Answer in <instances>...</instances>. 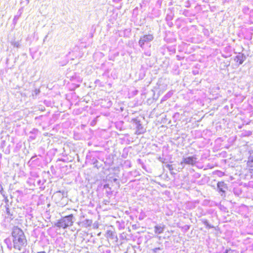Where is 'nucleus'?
Masks as SVG:
<instances>
[{
	"instance_id": "1",
	"label": "nucleus",
	"mask_w": 253,
	"mask_h": 253,
	"mask_svg": "<svg viewBox=\"0 0 253 253\" xmlns=\"http://www.w3.org/2000/svg\"><path fill=\"white\" fill-rule=\"evenodd\" d=\"M13 247L18 251L24 250L27 245L28 241L23 231L18 227H14L12 233Z\"/></svg>"
},
{
	"instance_id": "2",
	"label": "nucleus",
	"mask_w": 253,
	"mask_h": 253,
	"mask_svg": "<svg viewBox=\"0 0 253 253\" xmlns=\"http://www.w3.org/2000/svg\"><path fill=\"white\" fill-rule=\"evenodd\" d=\"M74 216L73 214L61 217L55 223V225L59 228L65 229L73 225Z\"/></svg>"
},
{
	"instance_id": "3",
	"label": "nucleus",
	"mask_w": 253,
	"mask_h": 253,
	"mask_svg": "<svg viewBox=\"0 0 253 253\" xmlns=\"http://www.w3.org/2000/svg\"><path fill=\"white\" fill-rule=\"evenodd\" d=\"M153 39V36L152 34L146 35L142 36L139 41V43L142 46L144 44L145 42L151 41Z\"/></svg>"
},
{
	"instance_id": "4",
	"label": "nucleus",
	"mask_w": 253,
	"mask_h": 253,
	"mask_svg": "<svg viewBox=\"0 0 253 253\" xmlns=\"http://www.w3.org/2000/svg\"><path fill=\"white\" fill-rule=\"evenodd\" d=\"M196 158L195 157H188L183 159L182 163L194 165L195 163Z\"/></svg>"
},
{
	"instance_id": "5",
	"label": "nucleus",
	"mask_w": 253,
	"mask_h": 253,
	"mask_svg": "<svg viewBox=\"0 0 253 253\" xmlns=\"http://www.w3.org/2000/svg\"><path fill=\"white\" fill-rule=\"evenodd\" d=\"M217 186L219 189V191L223 193H225L226 190L227 189V184L224 181L218 182L217 184Z\"/></svg>"
},
{
	"instance_id": "6",
	"label": "nucleus",
	"mask_w": 253,
	"mask_h": 253,
	"mask_svg": "<svg viewBox=\"0 0 253 253\" xmlns=\"http://www.w3.org/2000/svg\"><path fill=\"white\" fill-rule=\"evenodd\" d=\"M245 56L243 54H240L237 55L235 58L234 61L236 62L238 65L242 64L244 61L245 60Z\"/></svg>"
},
{
	"instance_id": "7",
	"label": "nucleus",
	"mask_w": 253,
	"mask_h": 253,
	"mask_svg": "<svg viewBox=\"0 0 253 253\" xmlns=\"http://www.w3.org/2000/svg\"><path fill=\"white\" fill-rule=\"evenodd\" d=\"M164 226H155L154 227V232L156 234H161L163 232Z\"/></svg>"
},
{
	"instance_id": "8",
	"label": "nucleus",
	"mask_w": 253,
	"mask_h": 253,
	"mask_svg": "<svg viewBox=\"0 0 253 253\" xmlns=\"http://www.w3.org/2000/svg\"><path fill=\"white\" fill-rule=\"evenodd\" d=\"M247 167L250 172L251 173H253V160L248 161Z\"/></svg>"
},
{
	"instance_id": "9",
	"label": "nucleus",
	"mask_w": 253,
	"mask_h": 253,
	"mask_svg": "<svg viewBox=\"0 0 253 253\" xmlns=\"http://www.w3.org/2000/svg\"><path fill=\"white\" fill-rule=\"evenodd\" d=\"M38 253H45V252L44 251H42V252H38Z\"/></svg>"
}]
</instances>
